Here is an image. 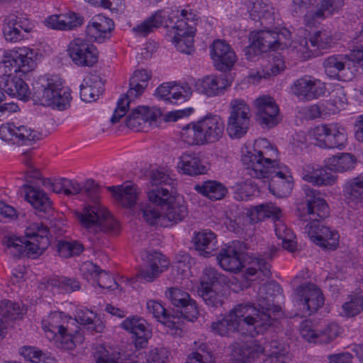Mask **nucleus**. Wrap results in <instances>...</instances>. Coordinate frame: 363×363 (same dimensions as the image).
<instances>
[{"label": "nucleus", "instance_id": "obj_36", "mask_svg": "<svg viewBox=\"0 0 363 363\" xmlns=\"http://www.w3.org/2000/svg\"><path fill=\"white\" fill-rule=\"evenodd\" d=\"M149 313L170 329L182 330V321L179 315H174L168 311L159 301L150 300L147 302Z\"/></svg>", "mask_w": 363, "mask_h": 363}, {"label": "nucleus", "instance_id": "obj_46", "mask_svg": "<svg viewBox=\"0 0 363 363\" xmlns=\"http://www.w3.org/2000/svg\"><path fill=\"white\" fill-rule=\"evenodd\" d=\"M95 363H121V352L111 346L97 344L92 348Z\"/></svg>", "mask_w": 363, "mask_h": 363}, {"label": "nucleus", "instance_id": "obj_25", "mask_svg": "<svg viewBox=\"0 0 363 363\" xmlns=\"http://www.w3.org/2000/svg\"><path fill=\"white\" fill-rule=\"evenodd\" d=\"M114 29L113 21L104 16H94L86 26V35L90 40L102 43L111 37V33Z\"/></svg>", "mask_w": 363, "mask_h": 363}, {"label": "nucleus", "instance_id": "obj_17", "mask_svg": "<svg viewBox=\"0 0 363 363\" xmlns=\"http://www.w3.org/2000/svg\"><path fill=\"white\" fill-rule=\"evenodd\" d=\"M255 106L256 121L262 128H272L281 121L279 108L272 97L260 96L255 101Z\"/></svg>", "mask_w": 363, "mask_h": 363}, {"label": "nucleus", "instance_id": "obj_10", "mask_svg": "<svg viewBox=\"0 0 363 363\" xmlns=\"http://www.w3.org/2000/svg\"><path fill=\"white\" fill-rule=\"evenodd\" d=\"M363 60V30L353 40L350 55H333L325 58L323 67L326 75L334 79L342 80V74L350 62H359Z\"/></svg>", "mask_w": 363, "mask_h": 363}, {"label": "nucleus", "instance_id": "obj_43", "mask_svg": "<svg viewBox=\"0 0 363 363\" xmlns=\"http://www.w3.org/2000/svg\"><path fill=\"white\" fill-rule=\"evenodd\" d=\"M148 201L140 204L139 216H141L144 220L150 225H166L164 223L163 211H161L160 205L156 202Z\"/></svg>", "mask_w": 363, "mask_h": 363}, {"label": "nucleus", "instance_id": "obj_4", "mask_svg": "<svg viewBox=\"0 0 363 363\" xmlns=\"http://www.w3.org/2000/svg\"><path fill=\"white\" fill-rule=\"evenodd\" d=\"M247 249L244 242L234 240L219 251L216 259L220 267L225 271L238 272L248 264L252 266L247 268V274L253 276L259 272L265 278H269L272 275L271 265L265 258L250 255L246 252Z\"/></svg>", "mask_w": 363, "mask_h": 363}, {"label": "nucleus", "instance_id": "obj_19", "mask_svg": "<svg viewBox=\"0 0 363 363\" xmlns=\"http://www.w3.org/2000/svg\"><path fill=\"white\" fill-rule=\"evenodd\" d=\"M143 260L144 263L140 267L137 277L147 282H152L158 278L169 266V261L157 251L145 252L143 255Z\"/></svg>", "mask_w": 363, "mask_h": 363}, {"label": "nucleus", "instance_id": "obj_29", "mask_svg": "<svg viewBox=\"0 0 363 363\" xmlns=\"http://www.w3.org/2000/svg\"><path fill=\"white\" fill-rule=\"evenodd\" d=\"M191 242L201 257H210L216 255L218 248L217 236L211 230L194 232Z\"/></svg>", "mask_w": 363, "mask_h": 363}, {"label": "nucleus", "instance_id": "obj_1", "mask_svg": "<svg viewBox=\"0 0 363 363\" xmlns=\"http://www.w3.org/2000/svg\"><path fill=\"white\" fill-rule=\"evenodd\" d=\"M280 289L275 281L262 284L257 292V306L250 302L236 305L221 320L213 322L211 330L220 336L238 333L253 337L263 333L274 324L276 318L272 315L280 310L274 303Z\"/></svg>", "mask_w": 363, "mask_h": 363}, {"label": "nucleus", "instance_id": "obj_22", "mask_svg": "<svg viewBox=\"0 0 363 363\" xmlns=\"http://www.w3.org/2000/svg\"><path fill=\"white\" fill-rule=\"evenodd\" d=\"M125 330L133 334V342L136 350L147 347L152 331L145 319L138 315L125 318L121 324Z\"/></svg>", "mask_w": 363, "mask_h": 363}, {"label": "nucleus", "instance_id": "obj_28", "mask_svg": "<svg viewBox=\"0 0 363 363\" xmlns=\"http://www.w3.org/2000/svg\"><path fill=\"white\" fill-rule=\"evenodd\" d=\"M26 191L25 199L38 211L42 218H48L52 211V202L48 195L39 188L29 184H23Z\"/></svg>", "mask_w": 363, "mask_h": 363}, {"label": "nucleus", "instance_id": "obj_14", "mask_svg": "<svg viewBox=\"0 0 363 363\" xmlns=\"http://www.w3.org/2000/svg\"><path fill=\"white\" fill-rule=\"evenodd\" d=\"M266 152L257 150L254 147L242 149L241 161L245 166L246 174L257 179H261L269 169V167L276 164L277 161L267 157Z\"/></svg>", "mask_w": 363, "mask_h": 363}, {"label": "nucleus", "instance_id": "obj_34", "mask_svg": "<svg viewBox=\"0 0 363 363\" xmlns=\"http://www.w3.org/2000/svg\"><path fill=\"white\" fill-rule=\"evenodd\" d=\"M104 91V81L96 72L91 73L80 85V97L85 102L96 101Z\"/></svg>", "mask_w": 363, "mask_h": 363}, {"label": "nucleus", "instance_id": "obj_61", "mask_svg": "<svg viewBox=\"0 0 363 363\" xmlns=\"http://www.w3.org/2000/svg\"><path fill=\"white\" fill-rule=\"evenodd\" d=\"M276 235L279 240H282V246L285 250L289 252H294L296 245V242L293 240L294 235L290 229L286 228L284 225L276 227Z\"/></svg>", "mask_w": 363, "mask_h": 363}, {"label": "nucleus", "instance_id": "obj_6", "mask_svg": "<svg viewBox=\"0 0 363 363\" xmlns=\"http://www.w3.org/2000/svg\"><path fill=\"white\" fill-rule=\"evenodd\" d=\"M33 90V99L35 104L58 111L66 110L70 106V92L63 89L62 82L57 76L36 82Z\"/></svg>", "mask_w": 363, "mask_h": 363}, {"label": "nucleus", "instance_id": "obj_8", "mask_svg": "<svg viewBox=\"0 0 363 363\" xmlns=\"http://www.w3.org/2000/svg\"><path fill=\"white\" fill-rule=\"evenodd\" d=\"M75 216L81 226L89 232L116 233L119 230L118 221L97 203L86 206L82 212L77 211Z\"/></svg>", "mask_w": 363, "mask_h": 363}, {"label": "nucleus", "instance_id": "obj_41", "mask_svg": "<svg viewBox=\"0 0 363 363\" xmlns=\"http://www.w3.org/2000/svg\"><path fill=\"white\" fill-rule=\"evenodd\" d=\"M250 40L259 47V50L267 52L271 50L278 49L279 37L276 31L260 30L252 31L250 34Z\"/></svg>", "mask_w": 363, "mask_h": 363}, {"label": "nucleus", "instance_id": "obj_23", "mask_svg": "<svg viewBox=\"0 0 363 363\" xmlns=\"http://www.w3.org/2000/svg\"><path fill=\"white\" fill-rule=\"evenodd\" d=\"M211 56L215 68L223 72L230 70L236 62L235 52L223 40L213 42L211 47Z\"/></svg>", "mask_w": 363, "mask_h": 363}, {"label": "nucleus", "instance_id": "obj_15", "mask_svg": "<svg viewBox=\"0 0 363 363\" xmlns=\"http://www.w3.org/2000/svg\"><path fill=\"white\" fill-rule=\"evenodd\" d=\"M315 145L322 148L342 149L346 141L345 130L337 123L321 124L312 130Z\"/></svg>", "mask_w": 363, "mask_h": 363}, {"label": "nucleus", "instance_id": "obj_3", "mask_svg": "<svg viewBox=\"0 0 363 363\" xmlns=\"http://www.w3.org/2000/svg\"><path fill=\"white\" fill-rule=\"evenodd\" d=\"M35 52L28 48H18L12 50L4 60V73L0 76V88L7 94L21 100L27 101L30 96L28 84L17 77L18 72L25 74L35 67Z\"/></svg>", "mask_w": 363, "mask_h": 363}, {"label": "nucleus", "instance_id": "obj_11", "mask_svg": "<svg viewBox=\"0 0 363 363\" xmlns=\"http://www.w3.org/2000/svg\"><path fill=\"white\" fill-rule=\"evenodd\" d=\"M0 138L12 144L31 145L42 139V133L20 121H13L1 125Z\"/></svg>", "mask_w": 363, "mask_h": 363}, {"label": "nucleus", "instance_id": "obj_59", "mask_svg": "<svg viewBox=\"0 0 363 363\" xmlns=\"http://www.w3.org/2000/svg\"><path fill=\"white\" fill-rule=\"evenodd\" d=\"M199 294L205 303L213 308H218L223 304L225 296L212 288H202Z\"/></svg>", "mask_w": 363, "mask_h": 363}, {"label": "nucleus", "instance_id": "obj_54", "mask_svg": "<svg viewBox=\"0 0 363 363\" xmlns=\"http://www.w3.org/2000/svg\"><path fill=\"white\" fill-rule=\"evenodd\" d=\"M48 284L59 293H72L81 289L78 280L65 277L52 278L48 281Z\"/></svg>", "mask_w": 363, "mask_h": 363}, {"label": "nucleus", "instance_id": "obj_45", "mask_svg": "<svg viewBox=\"0 0 363 363\" xmlns=\"http://www.w3.org/2000/svg\"><path fill=\"white\" fill-rule=\"evenodd\" d=\"M194 190L212 201L222 199L228 192L226 187L219 182L207 180L194 186Z\"/></svg>", "mask_w": 363, "mask_h": 363}, {"label": "nucleus", "instance_id": "obj_49", "mask_svg": "<svg viewBox=\"0 0 363 363\" xmlns=\"http://www.w3.org/2000/svg\"><path fill=\"white\" fill-rule=\"evenodd\" d=\"M356 158L350 153H341L333 156L327 160V166L330 171L343 172L354 168Z\"/></svg>", "mask_w": 363, "mask_h": 363}, {"label": "nucleus", "instance_id": "obj_9", "mask_svg": "<svg viewBox=\"0 0 363 363\" xmlns=\"http://www.w3.org/2000/svg\"><path fill=\"white\" fill-rule=\"evenodd\" d=\"M147 197L151 201L160 205L163 211L164 220L167 219L172 223H177L187 216L188 211L185 202L172 196L167 188H155L147 191Z\"/></svg>", "mask_w": 363, "mask_h": 363}, {"label": "nucleus", "instance_id": "obj_47", "mask_svg": "<svg viewBox=\"0 0 363 363\" xmlns=\"http://www.w3.org/2000/svg\"><path fill=\"white\" fill-rule=\"evenodd\" d=\"M344 196L349 203L363 201V174L348 180L344 187Z\"/></svg>", "mask_w": 363, "mask_h": 363}, {"label": "nucleus", "instance_id": "obj_52", "mask_svg": "<svg viewBox=\"0 0 363 363\" xmlns=\"http://www.w3.org/2000/svg\"><path fill=\"white\" fill-rule=\"evenodd\" d=\"M281 216V209L270 204H261L254 207L250 213V219L257 223L265 218H272L274 220H279Z\"/></svg>", "mask_w": 363, "mask_h": 363}, {"label": "nucleus", "instance_id": "obj_18", "mask_svg": "<svg viewBox=\"0 0 363 363\" xmlns=\"http://www.w3.org/2000/svg\"><path fill=\"white\" fill-rule=\"evenodd\" d=\"M67 52L72 62L79 67H92L98 62L96 47L82 38L70 42Z\"/></svg>", "mask_w": 363, "mask_h": 363}, {"label": "nucleus", "instance_id": "obj_50", "mask_svg": "<svg viewBox=\"0 0 363 363\" xmlns=\"http://www.w3.org/2000/svg\"><path fill=\"white\" fill-rule=\"evenodd\" d=\"M81 325L87 327V329L96 333H101L104 328V325L100 320L96 313L88 309H81L77 311L75 319Z\"/></svg>", "mask_w": 363, "mask_h": 363}, {"label": "nucleus", "instance_id": "obj_55", "mask_svg": "<svg viewBox=\"0 0 363 363\" xmlns=\"http://www.w3.org/2000/svg\"><path fill=\"white\" fill-rule=\"evenodd\" d=\"M342 313L347 317H354L363 311V294L362 292L352 293L347 296L342 305Z\"/></svg>", "mask_w": 363, "mask_h": 363}, {"label": "nucleus", "instance_id": "obj_7", "mask_svg": "<svg viewBox=\"0 0 363 363\" xmlns=\"http://www.w3.org/2000/svg\"><path fill=\"white\" fill-rule=\"evenodd\" d=\"M194 16L195 15L191 13H189L186 10H182L181 11V18L177 19L174 22V25L172 26L168 24V21L172 23L173 20L168 18L167 15L164 11L159 10L147 18L140 24L134 27L133 30L137 35L145 37L155 29L164 26L166 28L172 27L174 30V35L182 36L184 35L194 34V28L188 23L190 20H191V22L193 23Z\"/></svg>", "mask_w": 363, "mask_h": 363}, {"label": "nucleus", "instance_id": "obj_27", "mask_svg": "<svg viewBox=\"0 0 363 363\" xmlns=\"http://www.w3.org/2000/svg\"><path fill=\"white\" fill-rule=\"evenodd\" d=\"M135 79L129 80V89L126 94L121 96L117 102V106L111 118L112 124H115L125 116L131 101L141 96L147 88L144 85L136 82Z\"/></svg>", "mask_w": 363, "mask_h": 363}, {"label": "nucleus", "instance_id": "obj_62", "mask_svg": "<svg viewBox=\"0 0 363 363\" xmlns=\"http://www.w3.org/2000/svg\"><path fill=\"white\" fill-rule=\"evenodd\" d=\"M229 117L250 118V109L247 103L241 99H233L230 103Z\"/></svg>", "mask_w": 363, "mask_h": 363}, {"label": "nucleus", "instance_id": "obj_31", "mask_svg": "<svg viewBox=\"0 0 363 363\" xmlns=\"http://www.w3.org/2000/svg\"><path fill=\"white\" fill-rule=\"evenodd\" d=\"M99 193V185L93 179L86 180L84 184L82 186L75 180L65 178L64 194L67 196L86 194V196L90 199L93 204H95L98 202Z\"/></svg>", "mask_w": 363, "mask_h": 363}, {"label": "nucleus", "instance_id": "obj_57", "mask_svg": "<svg viewBox=\"0 0 363 363\" xmlns=\"http://www.w3.org/2000/svg\"><path fill=\"white\" fill-rule=\"evenodd\" d=\"M228 282L227 277L219 273L215 268L206 267L201 277V288H213Z\"/></svg>", "mask_w": 363, "mask_h": 363}, {"label": "nucleus", "instance_id": "obj_42", "mask_svg": "<svg viewBox=\"0 0 363 363\" xmlns=\"http://www.w3.org/2000/svg\"><path fill=\"white\" fill-rule=\"evenodd\" d=\"M108 190L112 193L118 203L125 208H132L138 199L137 188L134 185L112 186Z\"/></svg>", "mask_w": 363, "mask_h": 363}, {"label": "nucleus", "instance_id": "obj_60", "mask_svg": "<svg viewBox=\"0 0 363 363\" xmlns=\"http://www.w3.org/2000/svg\"><path fill=\"white\" fill-rule=\"evenodd\" d=\"M25 240L26 238L4 237L3 244L6 247L8 253L18 257L24 254Z\"/></svg>", "mask_w": 363, "mask_h": 363}, {"label": "nucleus", "instance_id": "obj_13", "mask_svg": "<svg viewBox=\"0 0 363 363\" xmlns=\"http://www.w3.org/2000/svg\"><path fill=\"white\" fill-rule=\"evenodd\" d=\"M71 317L63 312L55 311L49 316V327L48 331L52 335L56 346L64 350H72L76 345L71 333H67V324Z\"/></svg>", "mask_w": 363, "mask_h": 363}, {"label": "nucleus", "instance_id": "obj_5", "mask_svg": "<svg viewBox=\"0 0 363 363\" xmlns=\"http://www.w3.org/2000/svg\"><path fill=\"white\" fill-rule=\"evenodd\" d=\"M224 130L223 120L218 115L208 113L184 126L181 130V138L189 145H204L219 141Z\"/></svg>", "mask_w": 363, "mask_h": 363}, {"label": "nucleus", "instance_id": "obj_35", "mask_svg": "<svg viewBox=\"0 0 363 363\" xmlns=\"http://www.w3.org/2000/svg\"><path fill=\"white\" fill-rule=\"evenodd\" d=\"M23 315V310L18 303L6 299L0 301V341L4 337L9 324L21 319Z\"/></svg>", "mask_w": 363, "mask_h": 363}, {"label": "nucleus", "instance_id": "obj_58", "mask_svg": "<svg viewBox=\"0 0 363 363\" xmlns=\"http://www.w3.org/2000/svg\"><path fill=\"white\" fill-rule=\"evenodd\" d=\"M16 16H9L5 20L3 28V33L6 40L17 42L25 38L24 33H21L16 25Z\"/></svg>", "mask_w": 363, "mask_h": 363}, {"label": "nucleus", "instance_id": "obj_30", "mask_svg": "<svg viewBox=\"0 0 363 363\" xmlns=\"http://www.w3.org/2000/svg\"><path fill=\"white\" fill-rule=\"evenodd\" d=\"M302 179L315 186L333 185L336 177L325 168L316 164H306L301 169Z\"/></svg>", "mask_w": 363, "mask_h": 363}, {"label": "nucleus", "instance_id": "obj_48", "mask_svg": "<svg viewBox=\"0 0 363 363\" xmlns=\"http://www.w3.org/2000/svg\"><path fill=\"white\" fill-rule=\"evenodd\" d=\"M56 250L62 258H69L79 255L84 250V245L77 240L61 239L57 240Z\"/></svg>", "mask_w": 363, "mask_h": 363}, {"label": "nucleus", "instance_id": "obj_20", "mask_svg": "<svg viewBox=\"0 0 363 363\" xmlns=\"http://www.w3.org/2000/svg\"><path fill=\"white\" fill-rule=\"evenodd\" d=\"M49 230L43 225L35 224L26 230L24 254L35 258L41 255L50 245Z\"/></svg>", "mask_w": 363, "mask_h": 363}, {"label": "nucleus", "instance_id": "obj_44", "mask_svg": "<svg viewBox=\"0 0 363 363\" xmlns=\"http://www.w3.org/2000/svg\"><path fill=\"white\" fill-rule=\"evenodd\" d=\"M156 120L155 116L147 106H138L133 108L125 118L127 127L139 131L143 124Z\"/></svg>", "mask_w": 363, "mask_h": 363}, {"label": "nucleus", "instance_id": "obj_21", "mask_svg": "<svg viewBox=\"0 0 363 363\" xmlns=\"http://www.w3.org/2000/svg\"><path fill=\"white\" fill-rule=\"evenodd\" d=\"M332 40L331 35L326 30H318L311 35L309 39H302L296 48L301 53L302 57L308 60L319 55L322 50L330 48Z\"/></svg>", "mask_w": 363, "mask_h": 363}, {"label": "nucleus", "instance_id": "obj_63", "mask_svg": "<svg viewBox=\"0 0 363 363\" xmlns=\"http://www.w3.org/2000/svg\"><path fill=\"white\" fill-rule=\"evenodd\" d=\"M194 35H174L172 42L177 50L182 53L191 54L194 50Z\"/></svg>", "mask_w": 363, "mask_h": 363}, {"label": "nucleus", "instance_id": "obj_38", "mask_svg": "<svg viewBox=\"0 0 363 363\" xmlns=\"http://www.w3.org/2000/svg\"><path fill=\"white\" fill-rule=\"evenodd\" d=\"M84 19L76 13L71 12L66 14L52 15L46 21L48 27L62 30H73L82 25Z\"/></svg>", "mask_w": 363, "mask_h": 363}, {"label": "nucleus", "instance_id": "obj_12", "mask_svg": "<svg viewBox=\"0 0 363 363\" xmlns=\"http://www.w3.org/2000/svg\"><path fill=\"white\" fill-rule=\"evenodd\" d=\"M269 169L261 179H267L268 188L271 194L278 198L288 196L293 189V177L289 174L284 164L278 161L276 164L269 167Z\"/></svg>", "mask_w": 363, "mask_h": 363}, {"label": "nucleus", "instance_id": "obj_2", "mask_svg": "<svg viewBox=\"0 0 363 363\" xmlns=\"http://www.w3.org/2000/svg\"><path fill=\"white\" fill-rule=\"evenodd\" d=\"M306 211L298 214L297 224L311 240L323 249L335 250L338 245L337 232L322 223L329 216V208L320 193L309 187L304 189Z\"/></svg>", "mask_w": 363, "mask_h": 363}, {"label": "nucleus", "instance_id": "obj_39", "mask_svg": "<svg viewBox=\"0 0 363 363\" xmlns=\"http://www.w3.org/2000/svg\"><path fill=\"white\" fill-rule=\"evenodd\" d=\"M230 84L231 81L226 78V74L209 75L203 77L199 90L208 96H215L223 94Z\"/></svg>", "mask_w": 363, "mask_h": 363}, {"label": "nucleus", "instance_id": "obj_53", "mask_svg": "<svg viewBox=\"0 0 363 363\" xmlns=\"http://www.w3.org/2000/svg\"><path fill=\"white\" fill-rule=\"evenodd\" d=\"M272 9L271 6L264 3L262 0H255L248 7V12L253 21H260L261 24H263V20H274Z\"/></svg>", "mask_w": 363, "mask_h": 363}, {"label": "nucleus", "instance_id": "obj_24", "mask_svg": "<svg viewBox=\"0 0 363 363\" xmlns=\"http://www.w3.org/2000/svg\"><path fill=\"white\" fill-rule=\"evenodd\" d=\"M295 291L303 308H306L310 314L317 311L324 304L323 293L315 284L303 283Z\"/></svg>", "mask_w": 363, "mask_h": 363}, {"label": "nucleus", "instance_id": "obj_40", "mask_svg": "<svg viewBox=\"0 0 363 363\" xmlns=\"http://www.w3.org/2000/svg\"><path fill=\"white\" fill-rule=\"evenodd\" d=\"M81 270L90 274L93 279L97 282L98 286L101 289L113 291L118 287V283L108 272L101 269L99 266L92 262L84 263Z\"/></svg>", "mask_w": 363, "mask_h": 363}, {"label": "nucleus", "instance_id": "obj_56", "mask_svg": "<svg viewBox=\"0 0 363 363\" xmlns=\"http://www.w3.org/2000/svg\"><path fill=\"white\" fill-rule=\"evenodd\" d=\"M250 118L228 117L227 131L231 138H240L247 132Z\"/></svg>", "mask_w": 363, "mask_h": 363}, {"label": "nucleus", "instance_id": "obj_51", "mask_svg": "<svg viewBox=\"0 0 363 363\" xmlns=\"http://www.w3.org/2000/svg\"><path fill=\"white\" fill-rule=\"evenodd\" d=\"M343 5L344 0H322L311 16L315 20L328 18L337 12Z\"/></svg>", "mask_w": 363, "mask_h": 363}, {"label": "nucleus", "instance_id": "obj_32", "mask_svg": "<svg viewBox=\"0 0 363 363\" xmlns=\"http://www.w3.org/2000/svg\"><path fill=\"white\" fill-rule=\"evenodd\" d=\"M155 95L167 102L178 104L189 99L191 89L189 86H179L167 82L160 85L155 90Z\"/></svg>", "mask_w": 363, "mask_h": 363}, {"label": "nucleus", "instance_id": "obj_33", "mask_svg": "<svg viewBox=\"0 0 363 363\" xmlns=\"http://www.w3.org/2000/svg\"><path fill=\"white\" fill-rule=\"evenodd\" d=\"M264 347L250 340L243 345L237 344L231 352L233 363H252L259 354L264 352Z\"/></svg>", "mask_w": 363, "mask_h": 363}, {"label": "nucleus", "instance_id": "obj_64", "mask_svg": "<svg viewBox=\"0 0 363 363\" xmlns=\"http://www.w3.org/2000/svg\"><path fill=\"white\" fill-rule=\"evenodd\" d=\"M340 333V328L337 323H329L323 330L319 332V343L328 344L336 338Z\"/></svg>", "mask_w": 363, "mask_h": 363}, {"label": "nucleus", "instance_id": "obj_37", "mask_svg": "<svg viewBox=\"0 0 363 363\" xmlns=\"http://www.w3.org/2000/svg\"><path fill=\"white\" fill-rule=\"evenodd\" d=\"M177 167L182 174L192 177L203 174L207 172L206 167L195 152L182 154L179 157Z\"/></svg>", "mask_w": 363, "mask_h": 363}, {"label": "nucleus", "instance_id": "obj_26", "mask_svg": "<svg viewBox=\"0 0 363 363\" xmlns=\"http://www.w3.org/2000/svg\"><path fill=\"white\" fill-rule=\"evenodd\" d=\"M294 94L306 100L317 99L325 91L324 83L310 76H304L294 83L292 88Z\"/></svg>", "mask_w": 363, "mask_h": 363}, {"label": "nucleus", "instance_id": "obj_16", "mask_svg": "<svg viewBox=\"0 0 363 363\" xmlns=\"http://www.w3.org/2000/svg\"><path fill=\"white\" fill-rule=\"evenodd\" d=\"M166 296L177 308L172 314L179 315L182 323L184 320L194 322L197 319L199 310L196 301L191 298L187 292L178 288H170L166 292Z\"/></svg>", "mask_w": 363, "mask_h": 363}]
</instances>
